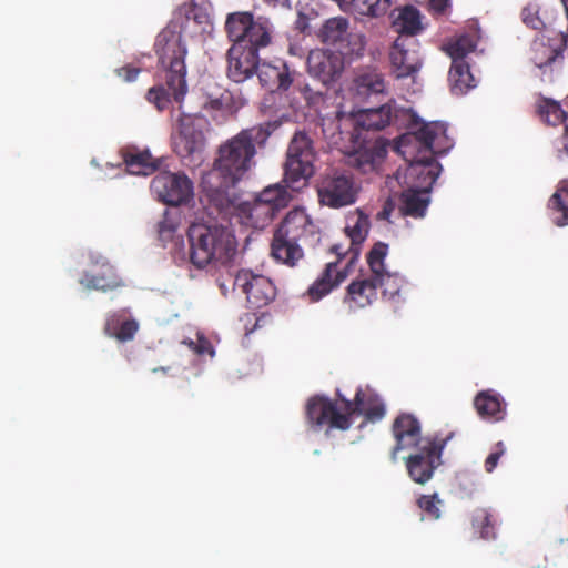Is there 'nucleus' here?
Instances as JSON below:
<instances>
[{
  "instance_id": "423d86ee",
  "label": "nucleus",
  "mask_w": 568,
  "mask_h": 568,
  "mask_svg": "<svg viewBox=\"0 0 568 568\" xmlns=\"http://www.w3.org/2000/svg\"><path fill=\"white\" fill-rule=\"evenodd\" d=\"M321 241L320 227L304 209L291 210L274 232L271 255L278 262L295 267L304 258L302 245L315 246Z\"/></svg>"
},
{
  "instance_id": "4c0bfd02",
  "label": "nucleus",
  "mask_w": 568,
  "mask_h": 568,
  "mask_svg": "<svg viewBox=\"0 0 568 568\" xmlns=\"http://www.w3.org/2000/svg\"><path fill=\"white\" fill-rule=\"evenodd\" d=\"M181 224V212L178 209H166L163 213L162 220L158 223L159 237L162 241L172 240Z\"/></svg>"
},
{
  "instance_id": "b1692460",
  "label": "nucleus",
  "mask_w": 568,
  "mask_h": 568,
  "mask_svg": "<svg viewBox=\"0 0 568 568\" xmlns=\"http://www.w3.org/2000/svg\"><path fill=\"white\" fill-rule=\"evenodd\" d=\"M474 406L483 419L499 422L505 418L506 403L491 389L479 392L475 396Z\"/></svg>"
},
{
  "instance_id": "09e8293b",
  "label": "nucleus",
  "mask_w": 568,
  "mask_h": 568,
  "mask_svg": "<svg viewBox=\"0 0 568 568\" xmlns=\"http://www.w3.org/2000/svg\"><path fill=\"white\" fill-rule=\"evenodd\" d=\"M430 8L437 13H444L449 6V0H429Z\"/></svg>"
},
{
  "instance_id": "f3484780",
  "label": "nucleus",
  "mask_w": 568,
  "mask_h": 568,
  "mask_svg": "<svg viewBox=\"0 0 568 568\" xmlns=\"http://www.w3.org/2000/svg\"><path fill=\"white\" fill-rule=\"evenodd\" d=\"M345 58L346 55L331 49L312 50L307 57L308 73L327 85L342 74Z\"/></svg>"
},
{
  "instance_id": "603ef678",
  "label": "nucleus",
  "mask_w": 568,
  "mask_h": 568,
  "mask_svg": "<svg viewBox=\"0 0 568 568\" xmlns=\"http://www.w3.org/2000/svg\"><path fill=\"white\" fill-rule=\"evenodd\" d=\"M561 2L565 7L566 12H568V0H561Z\"/></svg>"
},
{
  "instance_id": "a19ab883",
  "label": "nucleus",
  "mask_w": 568,
  "mask_h": 568,
  "mask_svg": "<svg viewBox=\"0 0 568 568\" xmlns=\"http://www.w3.org/2000/svg\"><path fill=\"white\" fill-rule=\"evenodd\" d=\"M442 505V500L438 495L435 493L433 495H422L417 499V506L424 513V515L433 520H436L440 517L439 506Z\"/></svg>"
},
{
  "instance_id": "f03ea898",
  "label": "nucleus",
  "mask_w": 568,
  "mask_h": 568,
  "mask_svg": "<svg viewBox=\"0 0 568 568\" xmlns=\"http://www.w3.org/2000/svg\"><path fill=\"white\" fill-rule=\"evenodd\" d=\"M209 32V29L174 12L172 20L156 36L154 52L164 83L150 88L146 100L159 111L166 109L172 98L181 102L187 92L186 39L203 37Z\"/></svg>"
},
{
  "instance_id": "1a4fd4ad",
  "label": "nucleus",
  "mask_w": 568,
  "mask_h": 568,
  "mask_svg": "<svg viewBox=\"0 0 568 568\" xmlns=\"http://www.w3.org/2000/svg\"><path fill=\"white\" fill-rule=\"evenodd\" d=\"M359 186L349 171L332 170L321 176L317 183L318 202L322 205L341 209L356 202Z\"/></svg>"
},
{
  "instance_id": "7ed1b4c3",
  "label": "nucleus",
  "mask_w": 568,
  "mask_h": 568,
  "mask_svg": "<svg viewBox=\"0 0 568 568\" xmlns=\"http://www.w3.org/2000/svg\"><path fill=\"white\" fill-rule=\"evenodd\" d=\"M449 148L445 123L437 121L425 123L415 115L412 116L409 130L396 142L397 151L409 162V175L422 179V184L428 190L436 182L442 170L434 155Z\"/></svg>"
},
{
  "instance_id": "473e14b6",
  "label": "nucleus",
  "mask_w": 568,
  "mask_h": 568,
  "mask_svg": "<svg viewBox=\"0 0 568 568\" xmlns=\"http://www.w3.org/2000/svg\"><path fill=\"white\" fill-rule=\"evenodd\" d=\"M174 12L209 30L212 29L210 3L206 0H190L182 3Z\"/></svg>"
},
{
  "instance_id": "864d4df0",
  "label": "nucleus",
  "mask_w": 568,
  "mask_h": 568,
  "mask_svg": "<svg viewBox=\"0 0 568 568\" xmlns=\"http://www.w3.org/2000/svg\"><path fill=\"white\" fill-rule=\"evenodd\" d=\"M158 371L165 372V371H166V368H164V367H159V368H154V369H153V372H154V373H156Z\"/></svg>"
},
{
  "instance_id": "2f4dec72",
  "label": "nucleus",
  "mask_w": 568,
  "mask_h": 568,
  "mask_svg": "<svg viewBox=\"0 0 568 568\" xmlns=\"http://www.w3.org/2000/svg\"><path fill=\"white\" fill-rule=\"evenodd\" d=\"M450 90L454 94H465L469 89L476 85L469 64L463 60H453L449 70Z\"/></svg>"
},
{
  "instance_id": "a878e982",
  "label": "nucleus",
  "mask_w": 568,
  "mask_h": 568,
  "mask_svg": "<svg viewBox=\"0 0 568 568\" xmlns=\"http://www.w3.org/2000/svg\"><path fill=\"white\" fill-rule=\"evenodd\" d=\"M394 118V108L385 103L378 108L359 111L355 121L358 128L366 131H381L389 125Z\"/></svg>"
},
{
  "instance_id": "e433bc0d",
  "label": "nucleus",
  "mask_w": 568,
  "mask_h": 568,
  "mask_svg": "<svg viewBox=\"0 0 568 568\" xmlns=\"http://www.w3.org/2000/svg\"><path fill=\"white\" fill-rule=\"evenodd\" d=\"M549 207L554 214H559V216L554 217L556 225H568V187H561L551 195Z\"/></svg>"
},
{
  "instance_id": "cd10ccee",
  "label": "nucleus",
  "mask_w": 568,
  "mask_h": 568,
  "mask_svg": "<svg viewBox=\"0 0 568 568\" xmlns=\"http://www.w3.org/2000/svg\"><path fill=\"white\" fill-rule=\"evenodd\" d=\"M239 212L245 219V223L254 229H264L277 214L274 209L255 197L252 202L239 205Z\"/></svg>"
},
{
  "instance_id": "49530a36",
  "label": "nucleus",
  "mask_w": 568,
  "mask_h": 568,
  "mask_svg": "<svg viewBox=\"0 0 568 568\" xmlns=\"http://www.w3.org/2000/svg\"><path fill=\"white\" fill-rule=\"evenodd\" d=\"M195 352L197 354H214L211 343L205 337H199Z\"/></svg>"
},
{
  "instance_id": "f8f14e48",
  "label": "nucleus",
  "mask_w": 568,
  "mask_h": 568,
  "mask_svg": "<svg viewBox=\"0 0 568 568\" xmlns=\"http://www.w3.org/2000/svg\"><path fill=\"white\" fill-rule=\"evenodd\" d=\"M320 38L333 51L349 58L363 55L366 45L364 36L351 32L349 22L343 17L326 20L320 30Z\"/></svg>"
},
{
  "instance_id": "dca6fc26",
  "label": "nucleus",
  "mask_w": 568,
  "mask_h": 568,
  "mask_svg": "<svg viewBox=\"0 0 568 568\" xmlns=\"http://www.w3.org/2000/svg\"><path fill=\"white\" fill-rule=\"evenodd\" d=\"M392 433L396 442L390 453L393 462L397 460L398 452L419 448L425 442L433 439L422 436L419 420L409 413H402L394 419Z\"/></svg>"
},
{
  "instance_id": "58836bf2",
  "label": "nucleus",
  "mask_w": 568,
  "mask_h": 568,
  "mask_svg": "<svg viewBox=\"0 0 568 568\" xmlns=\"http://www.w3.org/2000/svg\"><path fill=\"white\" fill-rule=\"evenodd\" d=\"M477 47V39L471 34H462L447 45V53L452 60L463 59Z\"/></svg>"
},
{
  "instance_id": "de8ad7c7",
  "label": "nucleus",
  "mask_w": 568,
  "mask_h": 568,
  "mask_svg": "<svg viewBox=\"0 0 568 568\" xmlns=\"http://www.w3.org/2000/svg\"><path fill=\"white\" fill-rule=\"evenodd\" d=\"M227 98L229 97H226L225 94H221L219 98L209 99L207 102L205 103V108L211 110H222L225 105V101L227 100Z\"/></svg>"
},
{
  "instance_id": "3c124183",
  "label": "nucleus",
  "mask_w": 568,
  "mask_h": 568,
  "mask_svg": "<svg viewBox=\"0 0 568 568\" xmlns=\"http://www.w3.org/2000/svg\"><path fill=\"white\" fill-rule=\"evenodd\" d=\"M556 59V51H552L551 57L548 58L547 64H550Z\"/></svg>"
},
{
  "instance_id": "8fccbe9b",
  "label": "nucleus",
  "mask_w": 568,
  "mask_h": 568,
  "mask_svg": "<svg viewBox=\"0 0 568 568\" xmlns=\"http://www.w3.org/2000/svg\"><path fill=\"white\" fill-rule=\"evenodd\" d=\"M245 318L247 320V322H251V321H255V325L253 328L251 329H247V333H253V331L255 329V327L257 326V323H258V318L255 316V314H246L245 315Z\"/></svg>"
},
{
  "instance_id": "9d476101",
  "label": "nucleus",
  "mask_w": 568,
  "mask_h": 568,
  "mask_svg": "<svg viewBox=\"0 0 568 568\" xmlns=\"http://www.w3.org/2000/svg\"><path fill=\"white\" fill-rule=\"evenodd\" d=\"M387 253L388 245L386 243H375L367 254V264L369 271L375 274L377 288L382 290L383 297L398 305L405 301L409 292V284L398 273L385 271L384 260Z\"/></svg>"
},
{
  "instance_id": "5701e85b",
  "label": "nucleus",
  "mask_w": 568,
  "mask_h": 568,
  "mask_svg": "<svg viewBox=\"0 0 568 568\" xmlns=\"http://www.w3.org/2000/svg\"><path fill=\"white\" fill-rule=\"evenodd\" d=\"M371 227L369 217L359 209L348 214L345 225V234L351 240L349 252L352 257L349 264L358 257L361 245L366 240Z\"/></svg>"
},
{
  "instance_id": "79ce46f5",
  "label": "nucleus",
  "mask_w": 568,
  "mask_h": 568,
  "mask_svg": "<svg viewBox=\"0 0 568 568\" xmlns=\"http://www.w3.org/2000/svg\"><path fill=\"white\" fill-rule=\"evenodd\" d=\"M521 19L523 22L534 29V30H540L544 27L542 20L539 18L538 10L535 6H527L521 11Z\"/></svg>"
},
{
  "instance_id": "39448f33",
  "label": "nucleus",
  "mask_w": 568,
  "mask_h": 568,
  "mask_svg": "<svg viewBox=\"0 0 568 568\" xmlns=\"http://www.w3.org/2000/svg\"><path fill=\"white\" fill-rule=\"evenodd\" d=\"M364 415L367 420L376 422L385 416V405L377 395H366L358 388L354 400L346 399L339 392L336 399L331 400L324 396H313L306 404V418L312 426L341 430L348 429L354 416Z\"/></svg>"
},
{
  "instance_id": "7c9ffc66",
  "label": "nucleus",
  "mask_w": 568,
  "mask_h": 568,
  "mask_svg": "<svg viewBox=\"0 0 568 568\" xmlns=\"http://www.w3.org/2000/svg\"><path fill=\"white\" fill-rule=\"evenodd\" d=\"M138 329V322L133 318H124V315L120 312L109 315L104 325V333L120 342L133 339Z\"/></svg>"
},
{
  "instance_id": "c85d7f7f",
  "label": "nucleus",
  "mask_w": 568,
  "mask_h": 568,
  "mask_svg": "<svg viewBox=\"0 0 568 568\" xmlns=\"http://www.w3.org/2000/svg\"><path fill=\"white\" fill-rule=\"evenodd\" d=\"M122 158L130 174L150 175L159 168L158 160H154L149 151L126 149L122 151Z\"/></svg>"
},
{
  "instance_id": "c756f323",
  "label": "nucleus",
  "mask_w": 568,
  "mask_h": 568,
  "mask_svg": "<svg viewBox=\"0 0 568 568\" xmlns=\"http://www.w3.org/2000/svg\"><path fill=\"white\" fill-rule=\"evenodd\" d=\"M537 112L540 119L550 125L565 123L562 151L568 155V114L562 111L558 102L550 99H541L538 103Z\"/></svg>"
},
{
  "instance_id": "ddd939ff",
  "label": "nucleus",
  "mask_w": 568,
  "mask_h": 568,
  "mask_svg": "<svg viewBox=\"0 0 568 568\" xmlns=\"http://www.w3.org/2000/svg\"><path fill=\"white\" fill-rule=\"evenodd\" d=\"M151 190L159 201L179 206L193 196V183L184 173L159 172L151 182Z\"/></svg>"
},
{
  "instance_id": "72a5a7b5",
  "label": "nucleus",
  "mask_w": 568,
  "mask_h": 568,
  "mask_svg": "<svg viewBox=\"0 0 568 568\" xmlns=\"http://www.w3.org/2000/svg\"><path fill=\"white\" fill-rule=\"evenodd\" d=\"M393 27L400 34L415 36L423 29L420 12L413 6H406L399 10L393 21Z\"/></svg>"
},
{
  "instance_id": "37998d69",
  "label": "nucleus",
  "mask_w": 568,
  "mask_h": 568,
  "mask_svg": "<svg viewBox=\"0 0 568 568\" xmlns=\"http://www.w3.org/2000/svg\"><path fill=\"white\" fill-rule=\"evenodd\" d=\"M506 447L503 442H498L494 446V450L487 456L485 460V470L487 473H493L497 467L500 457L505 454Z\"/></svg>"
},
{
  "instance_id": "20e7f679",
  "label": "nucleus",
  "mask_w": 568,
  "mask_h": 568,
  "mask_svg": "<svg viewBox=\"0 0 568 568\" xmlns=\"http://www.w3.org/2000/svg\"><path fill=\"white\" fill-rule=\"evenodd\" d=\"M316 160V151L313 140L303 131H297L291 139L284 163L283 182L265 187L256 197L267 204L276 213L286 207L293 196L287 191H300L308 184L310 179L315 173L314 162Z\"/></svg>"
},
{
  "instance_id": "4468645a",
  "label": "nucleus",
  "mask_w": 568,
  "mask_h": 568,
  "mask_svg": "<svg viewBox=\"0 0 568 568\" xmlns=\"http://www.w3.org/2000/svg\"><path fill=\"white\" fill-rule=\"evenodd\" d=\"M329 251L336 254L338 260L336 262L327 263L321 275L310 285L305 292L304 295L313 303L318 302L323 297L327 296L347 278L346 268H338V263L343 257H345L347 254L352 255V253L349 250L346 251L342 244L332 245Z\"/></svg>"
},
{
  "instance_id": "c03bdc74",
  "label": "nucleus",
  "mask_w": 568,
  "mask_h": 568,
  "mask_svg": "<svg viewBox=\"0 0 568 568\" xmlns=\"http://www.w3.org/2000/svg\"><path fill=\"white\" fill-rule=\"evenodd\" d=\"M140 72H141V68L134 67L132 64H126V65L115 69L116 75L125 82L135 81L138 75L140 74Z\"/></svg>"
},
{
  "instance_id": "a211bd4d",
  "label": "nucleus",
  "mask_w": 568,
  "mask_h": 568,
  "mask_svg": "<svg viewBox=\"0 0 568 568\" xmlns=\"http://www.w3.org/2000/svg\"><path fill=\"white\" fill-rule=\"evenodd\" d=\"M260 49L244 48L242 44H232L227 51V75L229 78L241 83L252 78L260 63Z\"/></svg>"
},
{
  "instance_id": "4be33fe9",
  "label": "nucleus",
  "mask_w": 568,
  "mask_h": 568,
  "mask_svg": "<svg viewBox=\"0 0 568 568\" xmlns=\"http://www.w3.org/2000/svg\"><path fill=\"white\" fill-rule=\"evenodd\" d=\"M256 74L261 84L270 91H286L293 83V73L286 62L277 60L275 63H258Z\"/></svg>"
},
{
  "instance_id": "0eeeda50",
  "label": "nucleus",
  "mask_w": 568,
  "mask_h": 568,
  "mask_svg": "<svg viewBox=\"0 0 568 568\" xmlns=\"http://www.w3.org/2000/svg\"><path fill=\"white\" fill-rule=\"evenodd\" d=\"M190 261L197 268L210 264H226L236 253L233 232L219 224L194 223L189 227Z\"/></svg>"
},
{
  "instance_id": "6e6552de",
  "label": "nucleus",
  "mask_w": 568,
  "mask_h": 568,
  "mask_svg": "<svg viewBox=\"0 0 568 568\" xmlns=\"http://www.w3.org/2000/svg\"><path fill=\"white\" fill-rule=\"evenodd\" d=\"M225 30L233 44L244 48L262 49L272 41V26L268 20L254 19L250 12H234L226 18Z\"/></svg>"
},
{
  "instance_id": "aec40b11",
  "label": "nucleus",
  "mask_w": 568,
  "mask_h": 568,
  "mask_svg": "<svg viewBox=\"0 0 568 568\" xmlns=\"http://www.w3.org/2000/svg\"><path fill=\"white\" fill-rule=\"evenodd\" d=\"M389 61L396 78H406L416 73L420 68V58L416 50L407 47L406 40L397 38L390 50Z\"/></svg>"
},
{
  "instance_id": "ea45409f",
  "label": "nucleus",
  "mask_w": 568,
  "mask_h": 568,
  "mask_svg": "<svg viewBox=\"0 0 568 568\" xmlns=\"http://www.w3.org/2000/svg\"><path fill=\"white\" fill-rule=\"evenodd\" d=\"M358 89L367 94L382 93L385 90V81L382 74L376 72L364 73L357 79Z\"/></svg>"
},
{
  "instance_id": "bb28decb",
  "label": "nucleus",
  "mask_w": 568,
  "mask_h": 568,
  "mask_svg": "<svg viewBox=\"0 0 568 568\" xmlns=\"http://www.w3.org/2000/svg\"><path fill=\"white\" fill-rule=\"evenodd\" d=\"M80 284L87 290H95L102 292L113 291L124 285L122 278L118 275L114 267L108 262L102 264L100 273H85L80 280Z\"/></svg>"
},
{
  "instance_id": "393cba45",
  "label": "nucleus",
  "mask_w": 568,
  "mask_h": 568,
  "mask_svg": "<svg viewBox=\"0 0 568 568\" xmlns=\"http://www.w3.org/2000/svg\"><path fill=\"white\" fill-rule=\"evenodd\" d=\"M427 187L404 190L399 196L402 215L415 219L424 217L430 202Z\"/></svg>"
},
{
  "instance_id": "6ab92c4d",
  "label": "nucleus",
  "mask_w": 568,
  "mask_h": 568,
  "mask_svg": "<svg viewBox=\"0 0 568 568\" xmlns=\"http://www.w3.org/2000/svg\"><path fill=\"white\" fill-rule=\"evenodd\" d=\"M174 151L183 159L190 158L203 151L205 136L197 129L191 116H183L179 123V132L173 140Z\"/></svg>"
},
{
  "instance_id": "f704fd0d",
  "label": "nucleus",
  "mask_w": 568,
  "mask_h": 568,
  "mask_svg": "<svg viewBox=\"0 0 568 568\" xmlns=\"http://www.w3.org/2000/svg\"><path fill=\"white\" fill-rule=\"evenodd\" d=\"M496 517L487 508H477L471 516V527L481 539L490 540L496 538Z\"/></svg>"
},
{
  "instance_id": "f257e3e1",
  "label": "nucleus",
  "mask_w": 568,
  "mask_h": 568,
  "mask_svg": "<svg viewBox=\"0 0 568 568\" xmlns=\"http://www.w3.org/2000/svg\"><path fill=\"white\" fill-rule=\"evenodd\" d=\"M274 130L271 122L241 130L223 142L216 151L213 166L202 178V189L220 212L234 206L231 192L255 166L258 149H263Z\"/></svg>"
},
{
  "instance_id": "a18cd8bd",
  "label": "nucleus",
  "mask_w": 568,
  "mask_h": 568,
  "mask_svg": "<svg viewBox=\"0 0 568 568\" xmlns=\"http://www.w3.org/2000/svg\"><path fill=\"white\" fill-rule=\"evenodd\" d=\"M394 209H395L394 202L390 199H388L384 203L383 209L377 213V215H376L377 220H389Z\"/></svg>"
},
{
  "instance_id": "412c9836",
  "label": "nucleus",
  "mask_w": 568,
  "mask_h": 568,
  "mask_svg": "<svg viewBox=\"0 0 568 568\" xmlns=\"http://www.w3.org/2000/svg\"><path fill=\"white\" fill-rule=\"evenodd\" d=\"M377 290L373 272L368 275L361 274L346 287L344 303H347L349 307L364 308L377 300Z\"/></svg>"
},
{
  "instance_id": "2eb2a0df",
  "label": "nucleus",
  "mask_w": 568,
  "mask_h": 568,
  "mask_svg": "<svg viewBox=\"0 0 568 568\" xmlns=\"http://www.w3.org/2000/svg\"><path fill=\"white\" fill-rule=\"evenodd\" d=\"M234 287L246 295L247 302L256 308L271 303L276 296L273 282L261 274H254L250 270H241L234 278Z\"/></svg>"
},
{
  "instance_id": "c9c22d12",
  "label": "nucleus",
  "mask_w": 568,
  "mask_h": 568,
  "mask_svg": "<svg viewBox=\"0 0 568 568\" xmlns=\"http://www.w3.org/2000/svg\"><path fill=\"white\" fill-rule=\"evenodd\" d=\"M378 152L374 148L361 146L348 156V163L361 171L369 173L376 169Z\"/></svg>"
},
{
  "instance_id": "9b49d317",
  "label": "nucleus",
  "mask_w": 568,
  "mask_h": 568,
  "mask_svg": "<svg viewBox=\"0 0 568 568\" xmlns=\"http://www.w3.org/2000/svg\"><path fill=\"white\" fill-rule=\"evenodd\" d=\"M454 436L455 432H450L444 438L436 436L432 442H425L405 459L407 473L413 481L424 485L432 479L435 469L442 464L443 449Z\"/></svg>"
}]
</instances>
